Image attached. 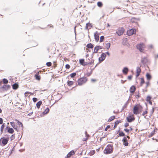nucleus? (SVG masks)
Listing matches in <instances>:
<instances>
[{"label":"nucleus","instance_id":"f257e3e1","mask_svg":"<svg viewBox=\"0 0 158 158\" xmlns=\"http://www.w3.org/2000/svg\"><path fill=\"white\" fill-rule=\"evenodd\" d=\"M113 146L111 144H108L104 150V153L107 154L111 153L113 151Z\"/></svg>","mask_w":158,"mask_h":158},{"label":"nucleus","instance_id":"f03ea898","mask_svg":"<svg viewBox=\"0 0 158 158\" xmlns=\"http://www.w3.org/2000/svg\"><path fill=\"white\" fill-rule=\"evenodd\" d=\"M9 139V137L5 138V137L2 138L0 139V144L1 146H3L6 144Z\"/></svg>","mask_w":158,"mask_h":158},{"label":"nucleus","instance_id":"7ed1b4c3","mask_svg":"<svg viewBox=\"0 0 158 158\" xmlns=\"http://www.w3.org/2000/svg\"><path fill=\"white\" fill-rule=\"evenodd\" d=\"M142 106L140 105H135L133 109V112L134 114L136 115L139 114V110L140 108H142Z\"/></svg>","mask_w":158,"mask_h":158},{"label":"nucleus","instance_id":"20e7f679","mask_svg":"<svg viewBox=\"0 0 158 158\" xmlns=\"http://www.w3.org/2000/svg\"><path fill=\"white\" fill-rule=\"evenodd\" d=\"M87 79L85 77H83L79 79L77 81L78 85H81L85 84L87 81Z\"/></svg>","mask_w":158,"mask_h":158},{"label":"nucleus","instance_id":"39448f33","mask_svg":"<svg viewBox=\"0 0 158 158\" xmlns=\"http://www.w3.org/2000/svg\"><path fill=\"white\" fill-rule=\"evenodd\" d=\"M144 46V44L143 43H140L137 45V48L139 50L140 52H142L143 51Z\"/></svg>","mask_w":158,"mask_h":158},{"label":"nucleus","instance_id":"423d86ee","mask_svg":"<svg viewBox=\"0 0 158 158\" xmlns=\"http://www.w3.org/2000/svg\"><path fill=\"white\" fill-rule=\"evenodd\" d=\"M136 33V31L135 29H131L128 30L127 31V35H128L130 36L135 34Z\"/></svg>","mask_w":158,"mask_h":158},{"label":"nucleus","instance_id":"0eeeda50","mask_svg":"<svg viewBox=\"0 0 158 158\" xmlns=\"http://www.w3.org/2000/svg\"><path fill=\"white\" fill-rule=\"evenodd\" d=\"M10 85H4L0 87V89H2L3 91H7L10 88Z\"/></svg>","mask_w":158,"mask_h":158},{"label":"nucleus","instance_id":"6e6552de","mask_svg":"<svg viewBox=\"0 0 158 158\" xmlns=\"http://www.w3.org/2000/svg\"><path fill=\"white\" fill-rule=\"evenodd\" d=\"M126 118L127 121L129 123L132 122L135 119V118L133 115L132 116L131 115H129Z\"/></svg>","mask_w":158,"mask_h":158},{"label":"nucleus","instance_id":"1a4fd4ad","mask_svg":"<svg viewBox=\"0 0 158 158\" xmlns=\"http://www.w3.org/2000/svg\"><path fill=\"white\" fill-rule=\"evenodd\" d=\"M124 31V29L123 28H121L119 29L118 30L116 31V33L119 36H120L123 33Z\"/></svg>","mask_w":158,"mask_h":158},{"label":"nucleus","instance_id":"9d476101","mask_svg":"<svg viewBox=\"0 0 158 158\" xmlns=\"http://www.w3.org/2000/svg\"><path fill=\"white\" fill-rule=\"evenodd\" d=\"M122 141L125 146H127L128 145V143L127 142V139L126 137L124 136L122 140Z\"/></svg>","mask_w":158,"mask_h":158},{"label":"nucleus","instance_id":"9b49d317","mask_svg":"<svg viewBox=\"0 0 158 158\" xmlns=\"http://www.w3.org/2000/svg\"><path fill=\"white\" fill-rule=\"evenodd\" d=\"M102 47L100 46H98L95 47L94 48V50L93 53H97L98 52V51L99 49H102Z\"/></svg>","mask_w":158,"mask_h":158},{"label":"nucleus","instance_id":"f8f14e48","mask_svg":"<svg viewBox=\"0 0 158 158\" xmlns=\"http://www.w3.org/2000/svg\"><path fill=\"white\" fill-rule=\"evenodd\" d=\"M75 153L73 150H72L69 152L67 155L66 157L67 158H69L71 156L75 154Z\"/></svg>","mask_w":158,"mask_h":158},{"label":"nucleus","instance_id":"ddd939ff","mask_svg":"<svg viewBox=\"0 0 158 158\" xmlns=\"http://www.w3.org/2000/svg\"><path fill=\"white\" fill-rule=\"evenodd\" d=\"M141 61L143 64H144L148 62V59L147 57H145L142 58Z\"/></svg>","mask_w":158,"mask_h":158},{"label":"nucleus","instance_id":"4468645a","mask_svg":"<svg viewBox=\"0 0 158 158\" xmlns=\"http://www.w3.org/2000/svg\"><path fill=\"white\" fill-rule=\"evenodd\" d=\"M129 70V69L127 67H125L123 68L122 70V72L123 73L126 75L127 74Z\"/></svg>","mask_w":158,"mask_h":158},{"label":"nucleus","instance_id":"2eb2a0df","mask_svg":"<svg viewBox=\"0 0 158 158\" xmlns=\"http://www.w3.org/2000/svg\"><path fill=\"white\" fill-rule=\"evenodd\" d=\"M136 88L134 85H132L130 88V91L131 93L133 94L136 90Z\"/></svg>","mask_w":158,"mask_h":158},{"label":"nucleus","instance_id":"dca6fc26","mask_svg":"<svg viewBox=\"0 0 158 158\" xmlns=\"http://www.w3.org/2000/svg\"><path fill=\"white\" fill-rule=\"evenodd\" d=\"M94 37L95 40L96 42H98L99 40V37L98 34V33L97 32L94 34Z\"/></svg>","mask_w":158,"mask_h":158},{"label":"nucleus","instance_id":"f3484780","mask_svg":"<svg viewBox=\"0 0 158 158\" xmlns=\"http://www.w3.org/2000/svg\"><path fill=\"white\" fill-rule=\"evenodd\" d=\"M35 79L38 80H40V76L39 75V73L37 72L35 75Z\"/></svg>","mask_w":158,"mask_h":158},{"label":"nucleus","instance_id":"a211bd4d","mask_svg":"<svg viewBox=\"0 0 158 158\" xmlns=\"http://www.w3.org/2000/svg\"><path fill=\"white\" fill-rule=\"evenodd\" d=\"M42 102L41 101H40L36 103V107L38 109L40 108V106L42 104Z\"/></svg>","mask_w":158,"mask_h":158},{"label":"nucleus","instance_id":"6ab92c4d","mask_svg":"<svg viewBox=\"0 0 158 158\" xmlns=\"http://www.w3.org/2000/svg\"><path fill=\"white\" fill-rule=\"evenodd\" d=\"M121 121L120 120H117L114 123V125L113 128L115 129V128H116L117 125Z\"/></svg>","mask_w":158,"mask_h":158},{"label":"nucleus","instance_id":"aec40b11","mask_svg":"<svg viewBox=\"0 0 158 158\" xmlns=\"http://www.w3.org/2000/svg\"><path fill=\"white\" fill-rule=\"evenodd\" d=\"M146 76L147 79L148 80H150L152 78L151 75L150 73H147Z\"/></svg>","mask_w":158,"mask_h":158},{"label":"nucleus","instance_id":"412c9836","mask_svg":"<svg viewBox=\"0 0 158 158\" xmlns=\"http://www.w3.org/2000/svg\"><path fill=\"white\" fill-rule=\"evenodd\" d=\"M7 132L10 134H13L14 132V130L12 128H9L7 131Z\"/></svg>","mask_w":158,"mask_h":158},{"label":"nucleus","instance_id":"4be33fe9","mask_svg":"<svg viewBox=\"0 0 158 158\" xmlns=\"http://www.w3.org/2000/svg\"><path fill=\"white\" fill-rule=\"evenodd\" d=\"M5 127V123H3L1 126L0 129L1 134H2L3 131V129Z\"/></svg>","mask_w":158,"mask_h":158},{"label":"nucleus","instance_id":"5701e85b","mask_svg":"<svg viewBox=\"0 0 158 158\" xmlns=\"http://www.w3.org/2000/svg\"><path fill=\"white\" fill-rule=\"evenodd\" d=\"M12 88L14 89H16L18 87V85L17 83H15L12 86Z\"/></svg>","mask_w":158,"mask_h":158},{"label":"nucleus","instance_id":"b1692460","mask_svg":"<svg viewBox=\"0 0 158 158\" xmlns=\"http://www.w3.org/2000/svg\"><path fill=\"white\" fill-rule=\"evenodd\" d=\"M80 64L84 66L85 63V60L84 59H80L79 60Z\"/></svg>","mask_w":158,"mask_h":158},{"label":"nucleus","instance_id":"393cba45","mask_svg":"<svg viewBox=\"0 0 158 158\" xmlns=\"http://www.w3.org/2000/svg\"><path fill=\"white\" fill-rule=\"evenodd\" d=\"M49 111V109L48 107H47L45 110L42 112V114H48Z\"/></svg>","mask_w":158,"mask_h":158},{"label":"nucleus","instance_id":"a878e982","mask_svg":"<svg viewBox=\"0 0 158 158\" xmlns=\"http://www.w3.org/2000/svg\"><path fill=\"white\" fill-rule=\"evenodd\" d=\"M91 27V24L90 23H87L86 24L85 29H89Z\"/></svg>","mask_w":158,"mask_h":158},{"label":"nucleus","instance_id":"bb28decb","mask_svg":"<svg viewBox=\"0 0 158 158\" xmlns=\"http://www.w3.org/2000/svg\"><path fill=\"white\" fill-rule=\"evenodd\" d=\"M86 47L88 48H92L94 47V46L92 44L89 43L87 45Z\"/></svg>","mask_w":158,"mask_h":158},{"label":"nucleus","instance_id":"cd10ccee","mask_svg":"<svg viewBox=\"0 0 158 158\" xmlns=\"http://www.w3.org/2000/svg\"><path fill=\"white\" fill-rule=\"evenodd\" d=\"M110 44L109 43L106 44L105 47L108 50L110 48Z\"/></svg>","mask_w":158,"mask_h":158},{"label":"nucleus","instance_id":"c85d7f7f","mask_svg":"<svg viewBox=\"0 0 158 158\" xmlns=\"http://www.w3.org/2000/svg\"><path fill=\"white\" fill-rule=\"evenodd\" d=\"M115 118V116H111L108 119V122H110L113 120Z\"/></svg>","mask_w":158,"mask_h":158},{"label":"nucleus","instance_id":"c756f323","mask_svg":"<svg viewBox=\"0 0 158 158\" xmlns=\"http://www.w3.org/2000/svg\"><path fill=\"white\" fill-rule=\"evenodd\" d=\"M101 58H102V59H104V60L106 57V55L104 53H102L101 56Z\"/></svg>","mask_w":158,"mask_h":158},{"label":"nucleus","instance_id":"7c9ffc66","mask_svg":"<svg viewBox=\"0 0 158 158\" xmlns=\"http://www.w3.org/2000/svg\"><path fill=\"white\" fill-rule=\"evenodd\" d=\"M67 84L69 86H71L73 84V82L72 81H68L67 82Z\"/></svg>","mask_w":158,"mask_h":158},{"label":"nucleus","instance_id":"2f4dec72","mask_svg":"<svg viewBox=\"0 0 158 158\" xmlns=\"http://www.w3.org/2000/svg\"><path fill=\"white\" fill-rule=\"evenodd\" d=\"M155 134V130H153L148 135V137L150 138L152 137Z\"/></svg>","mask_w":158,"mask_h":158},{"label":"nucleus","instance_id":"473e14b6","mask_svg":"<svg viewBox=\"0 0 158 158\" xmlns=\"http://www.w3.org/2000/svg\"><path fill=\"white\" fill-rule=\"evenodd\" d=\"M129 102V99H128L127 101L126 102V103L123 106V110L127 106Z\"/></svg>","mask_w":158,"mask_h":158},{"label":"nucleus","instance_id":"72a5a7b5","mask_svg":"<svg viewBox=\"0 0 158 158\" xmlns=\"http://www.w3.org/2000/svg\"><path fill=\"white\" fill-rule=\"evenodd\" d=\"M137 20V19L135 18H132L131 19V22L132 23H135L136 21Z\"/></svg>","mask_w":158,"mask_h":158},{"label":"nucleus","instance_id":"f704fd0d","mask_svg":"<svg viewBox=\"0 0 158 158\" xmlns=\"http://www.w3.org/2000/svg\"><path fill=\"white\" fill-rule=\"evenodd\" d=\"M2 81L4 84H7L8 82V80L6 78L3 79L2 80Z\"/></svg>","mask_w":158,"mask_h":158},{"label":"nucleus","instance_id":"c9c22d12","mask_svg":"<svg viewBox=\"0 0 158 158\" xmlns=\"http://www.w3.org/2000/svg\"><path fill=\"white\" fill-rule=\"evenodd\" d=\"M141 81L140 83V85L141 86H142L144 82L145 81L144 79L142 77L141 78Z\"/></svg>","mask_w":158,"mask_h":158},{"label":"nucleus","instance_id":"e433bc0d","mask_svg":"<svg viewBox=\"0 0 158 158\" xmlns=\"http://www.w3.org/2000/svg\"><path fill=\"white\" fill-rule=\"evenodd\" d=\"M136 71V73H140L141 72V69L139 67H137Z\"/></svg>","mask_w":158,"mask_h":158},{"label":"nucleus","instance_id":"4c0bfd02","mask_svg":"<svg viewBox=\"0 0 158 158\" xmlns=\"http://www.w3.org/2000/svg\"><path fill=\"white\" fill-rule=\"evenodd\" d=\"M102 3L101 2H99L97 3V5L99 7H101L102 6Z\"/></svg>","mask_w":158,"mask_h":158},{"label":"nucleus","instance_id":"58836bf2","mask_svg":"<svg viewBox=\"0 0 158 158\" xmlns=\"http://www.w3.org/2000/svg\"><path fill=\"white\" fill-rule=\"evenodd\" d=\"M125 135L124 133L123 132H121L119 133L118 136H124Z\"/></svg>","mask_w":158,"mask_h":158},{"label":"nucleus","instance_id":"ea45409f","mask_svg":"<svg viewBox=\"0 0 158 158\" xmlns=\"http://www.w3.org/2000/svg\"><path fill=\"white\" fill-rule=\"evenodd\" d=\"M76 75V73H71L70 75V76L71 77L73 78Z\"/></svg>","mask_w":158,"mask_h":158},{"label":"nucleus","instance_id":"a19ab883","mask_svg":"<svg viewBox=\"0 0 158 158\" xmlns=\"http://www.w3.org/2000/svg\"><path fill=\"white\" fill-rule=\"evenodd\" d=\"M104 39V37L103 36H101L100 38V42H102L103 41Z\"/></svg>","mask_w":158,"mask_h":158},{"label":"nucleus","instance_id":"79ce46f5","mask_svg":"<svg viewBox=\"0 0 158 158\" xmlns=\"http://www.w3.org/2000/svg\"><path fill=\"white\" fill-rule=\"evenodd\" d=\"M10 124L13 128L16 127L14 122H10Z\"/></svg>","mask_w":158,"mask_h":158},{"label":"nucleus","instance_id":"37998d69","mask_svg":"<svg viewBox=\"0 0 158 158\" xmlns=\"http://www.w3.org/2000/svg\"><path fill=\"white\" fill-rule=\"evenodd\" d=\"M152 98L151 96H148L147 97L146 101L148 102L149 101H150Z\"/></svg>","mask_w":158,"mask_h":158},{"label":"nucleus","instance_id":"c03bdc74","mask_svg":"<svg viewBox=\"0 0 158 158\" xmlns=\"http://www.w3.org/2000/svg\"><path fill=\"white\" fill-rule=\"evenodd\" d=\"M46 65L47 66L50 67L52 65V63L50 62H48L46 63Z\"/></svg>","mask_w":158,"mask_h":158},{"label":"nucleus","instance_id":"a18cd8bd","mask_svg":"<svg viewBox=\"0 0 158 158\" xmlns=\"http://www.w3.org/2000/svg\"><path fill=\"white\" fill-rule=\"evenodd\" d=\"M98 60L99 61V63H100L102 62V61H103L104 60V59H102V58H101V57H100L98 58Z\"/></svg>","mask_w":158,"mask_h":158},{"label":"nucleus","instance_id":"49530a36","mask_svg":"<svg viewBox=\"0 0 158 158\" xmlns=\"http://www.w3.org/2000/svg\"><path fill=\"white\" fill-rule=\"evenodd\" d=\"M15 138V134H13L11 135V136L10 137V139L11 140H13Z\"/></svg>","mask_w":158,"mask_h":158},{"label":"nucleus","instance_id":"de8ad7c7","mask_svg":"<svg viewBox=\"0 0 158 158\" xmlns=\"http://www.w3.org/2000/svg\"><path fill=\"white\" fill-rule=\"evenodd\" d=\"M18 124L19 125V126H21L22 127V129L23 130V126L22 123L21 122H19V123Z\"/></svg>","mask_w":158,"mask_h":158},{"label":"nucleus","instance_id":"09e8293b","mask_svg":"<svg viewBox=\"0 0 158 158\" xmlns=\"http://www.w3.org/2000/svg\"><path fill=\"white\" fill-rule=\"evenodd\" d=\"M95 153V150H92L90 152V154L91 155H93Z\"/></svg>","mask_w":158,"mask_h":158},{"label":"nucleus","instance_id":"8fccbe9b","mask_svg":"<svg viewBox=\"0 0 158 158\" xmlns=\"http://www.w3.org/2000/svg\"><path fill=\"white\" fill-rule=\"evenodd\" d=\"M30 94L31 95H33V94L32 93L29 92H26L24 94L25 95H26V94Z\"/></svg>","mask_w":158,"mask_h":158},{"label":"nucleus","instance_id":"3c124183","mask_svg":"<svg viewBox=\"0 0 158 158\" xmlns=\"http://www.w3.org/2000/svg\"><path fill=\"white\" fill-rule=\"evenodd\" d=\"M147 113H148V111L147 110H145L143 112L142 115L143 116H144V115L145 114H147Z\"/></svg>","mask_w":158,"mask_h":158},{"label":"nucleus","instance_id":"603ef678","mask_svg":"<svg viewBox=\"0 0 158 158\" xmlns=\"http://www.w3.org/2000/svg\"><path fill=\"white\" fill-rule=\"evenodd\" d=\"M110 125H108L107 126V127H106L105 128V131H106L109 128H110Z\"/></svg>","mask_w":158,"mask_h":158},{"label":"nucleus","instance_id":"864d4df0","mask_svg":"<svg viewBox=\"0 0 158 158\" xmlns=\"http://www.w3.org/2000/svg\"><path fill=\"white\" fill-rule=\"evenodd\" d=\"M32 100L34 102H36L37 101V99L36 98H33L32 99Z\"/></svg>","mask_w":158,"mask_h":158},{"label":"nucleus","instance_id":"5fc2aeb1","mask_svg":"<svg viewBox=\"0 0 158 158\" xmlns=\"http://www.w3.org/2000/svg\"><path fill=\"white\" fill-rule=\"evenodd\" d=\"M10 128V127L8 126H7L5 128V132L6 133V131H7L8 129V128Z\"/></svg>","mask_w":158,"mask_h":158},{"label":"nucleus","instance_id":"6e6d98bb","mask_svg":"<svg viewBox=\"0 0 158 158\" xmlns=\"http://www.w3.org/2000/svg\"><path fill=\"white\" fill-rule=\"evenodd\" d=\"M70 67V66L69 64H66L65 65V68L67 69H69Z\"/></svg>","mask_w":158,"mask_h":158},{"label":"nucleus","instance_id":"4d7b16f0","mask_svg":"<svg viewBox=\"0 0 158 158\" xmlns=\"http://www.w3.org/2000/svg\"><path fill=\"white\" fill-rule=\"evenodd\" d=\"M124 131H126V132H127V133H129V131H130V130H129L128 129H124Z\"/></svg>","mask_w":158,"mask_h":158},{"label":"nucleus","instance_id":"13d9d810","mask_svg":"<svg viewBox=\"0 0 158 158\" xmlns=\"http://www.w3.org/2000/svg\"><path fill=\"white\" fill-rule=\"evenodd\" d=\"M3 119L2 118H0V124H2L3 123Z\"/></svg>","mask_w":158,"mask_h":158},{"label":"nucleus","instance_id":"bf43d9fd","mask_svg":"<svg viewBox=\"0 0 158 158\" xmlns=\"http://www.w3.org/2000/svg\"><path fill=\"white\" fill-rule=\"evenodd\" d=\"M139 97H140V95L139 94V93H138V95H136L135 96V97L137 99H138V98Z\"/></svg>","mask_w":158,"mask_h":158},{"label":"nucleus","instance_id":"052dcab7","mask_svg":"<svg viewBox=\"0 0 158 158\" xmlns=\"http://www.w3.org/2000/svg\"><path fill=\"white\" fill-rule=\"evenodd\" d=\"M155 109V107H152V110H151V113H153L154 112V111Z\"/></svg>","mask_w":158,"mask_h":158},{"label":"nucleus","instance_id":"680f3d73","mask_svg":"<svg viewBox=\"0 0 158 158\" xmlns=\"http://www.w3.org/2000/svg\"><path fill=\"white\" fill-rule=\"evenodd\" d=\"M88 64H89V62H85V63H84V66H85L88 65Z\"/></svg>","mask_w":158,"mask_h":158},{"label":"nucleus","instance_id":"e2e57ef3","mask_svg":"<svg viewBox=\"0 0 158 158\" xmlns=\"http://www.w3.org/2000/svg\"><path fill=\"white\" fill-rule=\"evenodd\" d=\"M88 139V138H84L83 139H82V141H87Z\"/></svg>","mask_w":158,"mask_h":158},{"label":"nucleus","instance_id":"0e129e2a","mask_svg":"<svg viewBox=\"0 0 158 158\" xmlns=\"http://www.w3.org/2000/svg\"><path fill=\"white\" fill-rule=\"evenodd\" d=\"M132 75H130L128 76V79L129 80H131L132 78Z\"/></svg>","mask_w":158,"mask_h":158},{"label":"nucleus","instance_id":"69168bd1","mask_svg":"<svg viewBox=\"0 0 158 158\" xmlns=\"http://www.w3.org/2000/svg\"><path fill=\"white\" fill-rule=\"evenodd\" d=\"M128 126H129V123H125L124 125V126L125 127H127Z\"/></svg>","mask_w":158,"mask_h":158},{"label":"nucleus","instance_id":"338daca9","mask_svg":"<svg viewBox=\"0 0 158 158\" xmlns=\"http://www.w3.org/2000/svg\"><path fill=\"white\" fill-rule=\"evenodd\" d=\"M146 87L147 88V87H148V85L149 84V81L147 82H146Z\"/></svg>","mask_w":158,"mask_h":158},{"label":"nucleus","instance_id":"774afa93","mask_svg":"<svg viewBox=\"0 0 158 158\" xmlns=\"http://www.w3.org/2000/svg\"><path fill=\"white\" fill-rule=\"evenodd\" d=\"M94 60H93V61H91L90 62H89V65H91L94 63Z\"/></svg>","mask_w":158,"mask_h":158}]
</instances>
